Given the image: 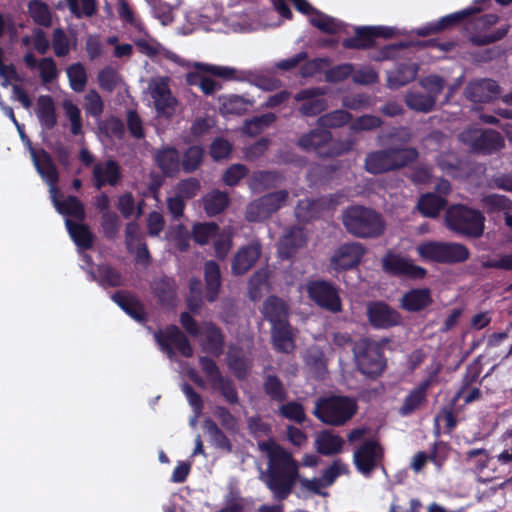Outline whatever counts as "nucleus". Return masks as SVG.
I'll list each match as a JSON object with an SVG mask.
<instances>
[{
    "label": "nucleus",
    "mask_w": 512,
    "mask_h": 512,
    "mask_svg": "<svg viewBox=\"0 0 512 512\" xmlns=\"http://www.w3.org/2000/svg\"><path fill=\"white\" fill-rule=\"evenodd\" d=\"M309 22L312 26L321 32L329 35H335L339 33L343 28L342 22L329 15H326L320 10L316 11L314 16L309 19Z\"/></svg>",
    "instance_id": "de8ad7c7"
},
{
    "label": "nucleus",
    "mask_w": 512,
    "mask_h": 512,
    "mask_svg": "<svg viewBox=\"0 0 512 512\" xmlns=\"http://www.w3.org/2000/svg\"><path fill=\"white\" fill-rule=\"evenodd\" d=\"M150 288L161 305H172L176 298L177 285L173 278L162 276L154 279Z\"/></svg>",
    "instance_id": "2f4dec72"
},
{
    "label": "nucleus",
    "mask_w": 512,
    "mask_h": 512,
    "mask_svg": "<svg viewBox=\"0 0 512 512\" xmlns=\"http://www.w3.org/2000/svg\"><path fill=\"white\" fill-rule=\"evenodd\" d=\"M101 228L108 240H114L120 229V219L115 212H106L101 215Z\"/></svg>",
    "instance_id": "0e129e2a"
},
{
    "label": "nucleus",
    "mask_w": 512,
    "mask_h": 512,
    "mask_svg": "<svg viewBox=\"0 0 512 512\" xmlns=\"http://www.w3.org/2000/svg\"><path fill=\"white\" fill-rule=\"evenodd\" d=\"M156 163L161 171L167 176L178 173L180 168V154L174 147H168L156 154Z\"/></svg>",
    "instance_id": "79ce46f5"
},
{
    "label": "nucleus",
    "mask_w": 512,
    "mask_h": 512,
    "mask_svg": "<svg viewBox=\"0 0 512 512\" xmlns=\"http://www.w3.org/2000/svg\"><path fill=\"white\" fill-rule=\"evenodd\" d=\"M227 192L214 189L203 197V208L207 216L213 217L222 213L229 205Z\"/></svg>",
    "instance_id": "58836bf2"
},
{
    "label": "nucleus",
    "mask_w": 512,
    "mask_h": 512,
    "mask_svg": "<svg viewBox=\"0 0 512 512\" xmlns=\"http://www.w3.org/2000/svg\"><path fill=\"white\" fill-rule=\"evenodd\" d=\"M227 364L238 380H245L247 378L251 364L241 348H232L229 350Z\"/></svg>",
    "instance_id": "a19ab883"
},
{
    "label": "nucleus",
    "mask_w": 512,
    "mask_h": 512,
    "mask_svg": "<svg viewBox=\"0 0 512 512\" xmlns=\"http://www.w3.org/2000/svg\"><path fill=\"white\" fill-rule=\"evenodd\" d=\"M282 179L276 171H258L252 177L251 187L255 191H264L275 188Z\"/></svg>",
    "instance_id": "864d4df0"
},
{
    "label": "nucleus",
    "mask_w": 512,
    "mask_h": 512,
    "mask_svg": "<svg viewBox=\"0 0 512 512\" xmlns=\"http://www.w3.org/2000/svg\"><path fill=\"white\" fill-rule=\"evenodd\" d=\"M276 119V115L271 112L255 116L245 122L243 130L246 134L256 136L260 134L265 128L272 125Z\"/></svg>",
    "instance_id": "13d9d810"
},
{
    "label": "nucleus",
    "mask_w": 512,
    "mask_h": 512,
    "mask_svg": "<svg viewBox=\"0 0 512 512\" xmlns=\"http://www.w3.org/2000/svg\"><path fill=\"white\" fill-rule=\"evenodd\" d=\"M433 302L428 288H415L406 292L401 298V307L408 312H419Z\"/></svg>",
    "instance_id": "c85d7f7f"
},
{
    "label": "nucleus",
    "mask_w": 512,
    "mask_h": 512,
    "mask_svg": "<svg viewBox=\"0 0 512 512\" xmlns=\"http://www.w3.org/2000/svg\"><path fill=\"white\" fill-rule=\"evenodd\" d=\"M366 253L365 247L358 242L341 244L330 258V266L337 272L352 270L361 263Z\"/></svg>",
    "instance_id": "dca6fc26"
},
{
    "label": "nucleus",
    "mask_w": 512,
    "mask_h": 512,
    "mask_svg": "<svg viewBox=\"0 0 512 512\" xmlns=\"http://www.w3.org/2000/svg\"><path fill=\"white\" fill-rule=\"evenodd\" d=\"M212 388L218 391L222 397L231 405L239 403V395L232 379L226 376H219L218 380L211 384Z\"/></svg>",
    "instance_id": "6e6d98bb"
},
{
    "label": "nucleus",
    "mask_w": 512,
    "mask_h": 512,
    "mask_svg": "<svg viewBox=\"0 0 512 512\" xmlns=\"http://www.w3.org/2000/svg\"><path fill=\"white\" fill-rule=\"evenodd\" d=\"M112 300L137 322L144 323L147 320V314L142 303L128 293L117 291L112 295Z\"/></svg>",
    "instance_id": "c756f323"
},
{
    "label": "nucleus",
    "mask_w": 512,
    "mask_h": 512,
    "mask_svg": "<svg viewBox=\"0 0 512 512\" xmlns=\"http://www.w3.org/2000/svg\"><path fill=\"white\" fill-rule=\"evenodd\" d=\"M485 217L476 209L464 205H454L447 210L446 224L453 232L476 239L483 235Z\"/></svg>",
    "instance_id": "0eeeda50"
},
{
    "label": "nucleus",
    "mask_w": 512,
    "mask_h": 512,
    "mask_svg": "<svg viewBox=\"0 0 512 512\" xmlns=\"http://www.w3.org/2000/svg\"><path fill=\"white\" fill-rule=\"evenodd\" d=\"M484 206L489 212H508L512 208V201L499 194H490L483 198Z\"/></svg>",
    "instance_id": "338daca9"
},
{
    "label": "nucleus",
    "mask_w": 512,
    "mask_h": 512,
    "mask_svg": "<svg viewBox=\"0 0 512 512\" xmlns=\"http://www.w3.org/2000/svg\"><path fill=\"white\" fill-rule=\"evenodd\" d=\"M261 255V245L257 242L241 247L232 260L231 270L234 275L247 273Z\"/></svg>",
    "instance_id": "5701e85b"
},
{
    "label": "nucleus",
    "mask_w": 512,
    "mask_h": 512,
    "mask_svg": "<svg viewBox=\"0 0 512 512\" xmlns=\"http://www.w3.org/2000/svg\"><path fill=\"white\" fill-rule=\"evenodd\" d=\"M428 382H420L413 388L404 398L399 413L402 416H407L414 413L417 409L427 402V384Z\"/></svg>",
    "instance_id": "72a5a7b5"
},
{
    "label": "nucleus",
    "mask_w": 512,
    "mask_h": 512,
    "mask_svg": "<svg viewBox=\"0 0 512 512\" xmlns=\"http://www.w3.org/2000/svg\"><path fill=\"white\" fill-rule=\"evenodd\" d=\"M481 372L482 367L476 361L466 367L465 373L462 377L461 387L455 395L454 402L459 399L474 383L482 382V380L479 381Z\"/></svg>",
    "instance_id": "bf43d9fd"
},
{
    "label": "nucleus",
    "mask_w": 512,
    "mask_h": 512,
    "mask_svg": "<svg viewBox=\"0 0 512 512\" xmlns=\"http://www.w3.org/2000/svg\"><path fill=\"white\" fill-rule=\"evenodd\" d=\"M36 115L42 128L51 130L56 126L57 117L55 103L50 95H41L38 97Z\"/></svg>",
    "instance_id": "c9c22d12"
},
{
    "label": "nucleus",
    "mask_w": 512,
    "mask_h": 512,
    "mask_svg": "<svg viewBox=\"0 0 512 512\" xmlns=\"http://www.w3.org/2000/svg\"><path fill=\"white\" fill-rule=\"evenodd\" d=\"M219 232L218 224L214 222L196 223L192 228V238L199 245H206Z\"/></svg>",
    "instance_id": "5fc2aeb1"
},
{
    "label": "nucleus",
    "mask_w": 512,
    "mask_h": 512,
    "mask_svg": "<svg viewBox=\"0 0 512 512\" xmlns=\"http://www.w3.org/2000/svg\"><path fill=\"white\" fill-rule=\"evenodd\" d=\"M419 256L440 264L463 263L470 257L469 249L461 243L428 241L417 247Z\"/></svg>",
    "instance_id": "6e6552de"
},
{
    "label": "nucleus",
    "mask_w": 512,
    "mask_h": 512,
    "mask_svg": "<svg viewBox=\"0 0 512 512\" xmlns=\"http://www.w3.org/2000/svg\"><path fill=\"white\" fill-rule=\"evenodd\" d=\"M460 140L470 146L472 151L484 155L496 153L505 145L502 135L492 129H469L460 134Z\"/></svg>",
    "instance_id": "9b49d317"
},
{
    "label": "nucleus",
    "mask_w": 512,
    "mask_h": 512,
    "mask_svg": "<svg viewBox=\"0 0 512 512\" xmlns=\"http://www.w3.org/2000/svg\"><path fill=\"white\" fill-rule=\"evenodd\" d=\"M406 105L417 112L428 113L432 111L436 105L433 96L421 92H410L405 97Z\"/></svg>",
    "instance_id": "3c124183"
},
{
    "label": "nucleus",
    "mask_w": 512,
    "mask_h": 512,
    "mask_svg": "<svg viewBox=\"0 0 512 512\" xmlns=\"http://www.w3.org/2000/svg\"><path fill=\"white\" fill-rule=\"evenodd\" d=\"M259 447L266 452L268 459L267 472L262 480L274 498L283 501L292 493L300 478L299 463L291 452L273 440L261 442Z\"/></svg>",
    "instance_id": "f257e3e1"
},
{
    "label": "nucleus",
    "mask_w": 512,
    "mask_h": 512,
    "mask_svg": "<svg viewBox=\"0 0 512 512\" xmlns=\"http://www.w3.org/2000/svg\"><path fill=\"white\" fill-rule=\"evenodd\" d=\"M265 395L273 402L283 403L288 398V390L276 374H266L262 384Z\"/></svg>",
    "instance_id": "ea45409f"
},
{
    "label": "nucleus",
    "mask_w": 512,
    "mask_h": 512,
    "mask_svg": "<svg viewBox=\"0 0 512 512\" xmlns=\"http://www.w3.org/2000/svg\"><path fill=\"white\" fill-rule=\"evenodd\" d=\"M204 336L201 346L202 350L214 357H220L225 348V336L222 330L213 322L203 324Z\"/></svg>",
    "instance_id": "b1692460"
},
{
    "label": "nucleus",
    "mask_w": 512,
    "mask_h": 512,
    "mask_svg": "<svg viewBox=\"0 0 512 512\" xmlns=\"http://www.w3.org/2000/svg\"><path fill=\"white\" fill-rule=\"evenodd\" d=\"M390 342L391 339L388 337L374 340L364 336L356 340L352 353L357 370L371 379L380 377L387 368L384 348Z\"/></svg>",
    "instance_id": "f03ea898"
},
{
    "label": "nucleus",
    "mask_w": 512,
    "mask_h": 512,
    "mask_svg": "<svg viewBox=\"0 0 512 512\" xmlns=\"http://www.w3.org/2000/svg\"><path fill=\"white\" fill-rule=\"evenodd\" d=\"M52 201L57 211L67 217L74 218L78 221H83L85 218V209L83 203L78 197L69 195L64 200H59L57 193H52Z\"/></svg>",
    "instance_id": "e433bc0d"
},
{
    "label": "nucleus",
    "mask_w": 512,
    "mask_h": 512,
    "mask_svg": "<svg viewBox=\"0 0 512 512\" xmlns=\"http://www.w3.org/2000/svg\"><path fill=\"white\" fill-rule=\"evenodd\" d=\"M118 15L121 21L124 24H128L131 27H133L139 34H143L145 36H148V32L141 21L140 18H138L130 5L125 1L121 0L119 2L118 6Z\"/></svg>",
    "instance_id": "4d7b16f0"
},
{
    "label": "nucleus",
    "mask_w": 512,
    "mask_h": 512,
    "mask_svg": "<svg viewBox=\"0 0 512 512\" xmlns=\"http://www.w3.org/2000/svg\"><path fill=\"white\" fill-rule=\"evenodd\" d=\"M464 94L472 102L487 103L499 97L500 86L492 79L476 80L466 86Z\"/></svg>",
    "instance_id": "412c9836"
},
{
    "label": "nucleus",
    "mask_w": 512,
    "mask_h": 512,
    "mask_svg": "<svg viewBox=\"0 0 512 512\" xmlns=\"http://www.w3.org/2000/svg\"><path fill=\"white\" fill-rule=\"evenodd\" d=\"M288 197L289 192L285 189L263 195L248 205L246 219L257 222L269 218L285 204Z\"/></svg>",
    "instance_id": "4468645a"
},
{
    "label": "nucleus",
    "mask_w": 512,
    "mask_h": 512,
    "mask_svg": "<svg viewBox=\"0 0 512 512\" xmlns=\"http://www.w3.org/2000/svg\"><path fill=\"white\" fill-rule=\"evenodd\" d=\"M121 178L120 167L115 160H108L104 166L100 163L94 165V186L101 189L106 184L115 186Z\"/></svg>",
    "instance_id": "cd10ccee"
},
{
    "label": "nucleus",
    "mask_w": 512,
    "mask_h": 512,
    "mask_svg": "<svg viewBox=\"0 0 512 512\" xmlns=\"http://www.w3.org/2000/svg\"><path fill=\"white\" fill-rule=\"evenodd\" d=\"M343 445V438L334 434L330 430L321 431L315 439L317 452L324 456H331L340 453L343 449Z\"/></svg>",
    "instance_id": "f704fd0d"
},
{
    "label": "nucleus",
    "mask_w": 512,
    "mask_h": 512,
    "mask_svg": "<svg viewBox=\"0 0 512 512\" xmlns=\"http://www.w3.org/2000/svg\"><path fill=\"white\" fill-rule=\"evenodd\" d=\"M345 49H370L376 46L373 33L370 26L357 27L352 37L345 38L342 41Z\"/></svg>",
    "instance_id": "c03bdc74"
},
{
    "label": "nucleus",
    "mask_w": 512,
    "mask_h": 512,
    "mask_svg": "<svg viewBox=\"0 0 512 512\" xmlns=\"http://www.w3.org/2000/svg\"><path fill=\"white\" fill-rule=\"evenodd\" d=\"M333 196L330 198L321 197L317 199L305 198L298 201L295 207V216L298 221L308 223L314 219H318L321 213L328 209L330 204H335Z\"/></svg>",
    "instance_id": "4be33fe9"
},
{
    "label": "nucleus",
    "mask_w": 512,
    "mask_h": 512,
    "mask_svg": "<svg viewBox=\"0 0 512 512\" xmlns=\"http://www.w3.org/2000/svg\"><path fill=\"white\" fill-rule=\"evenodd\" d=\"M154 338L163 351L170 359L175 356L173 346L178 352L186 358L193 355L192 345L187 336L176 325H168L154 333Z\"/></svg>",
    "instance_id": "ddd939ff"
},
{
    "label": "nucleus",
    "mask_w": 512,
    "mask_h": 512,
    "mask_svg": "<svg viewBox=\"0 0 512 512\" xmlns=\"http://www.w3.org/2000/svg\"><path fill=\"white\" fill-rule=\"evenodd\" d=\"M357 410L358 406L353 398L331 395L316 400L313 414L320 422L338 427L351 420Z\"/></svg>",
    "instance_id": "39448f33"
},
{
    "label": "nucleus",
    "mask_w": 512,
    "mask_h": 512,
    "mask_svg": "<svg viewBox=\"0 0 512 512\" xmlns=\"http://www.w3.org/2000/svg\"><path fill=\"white\" fill-rule=\"evenodd\" d=\"M271 342L276 352L290 354L295 350L294 333L289 322L271 327Z\"/></svg>",
    "instance_id": "393cba45"
},
{
    "label": "nucleus",
    "mask_w": 512,
    "mask_h": 512,
    "mask_svg": "<svg viewBox=\"0 0 512 512\" xmlns=\"http://www.w3.org/2000/svg\"><path fill=\"white\" fill-rule=\"evenodd\" d=\"M297 102H301L298 112L305 117H315L328 108L325 91L320 87L301 89L294 95Z\"/></svg>",
    "instance_id": "a211bd4d"
},
{
    "label": "nucleus",
    "mask_w": 512,
    "mask_h": 512,
    "mask_svg": "<svg viewBox=\"0 0 512 512\" xmlns=\"http://www.w3.org/2000/svg\"><path fill=\"white\" fill-rule=\"evenodd\" d=\"M306 291L310 300L318 307L331 313L342 311V300L337 287L326 280H312L306 285Z\"/></svg>",
    "instance_id": "f8f14e48"
},
{
    "label": "nucleus",
    "mask_w": 512,
    "mask_h": 512,
    "mask_svg": "<svg viewBox=\"0 0 512 512\" xmlns=\"http://www.w3.org/2000/svg\"><path fill=\"white\" fill-rule=\"evenodd\" d=\"M352 120V115L346 110H335L319 117L318 124L326 128H338Z\"/></svg>",
    "instance_id": "052dcab7"
},
{
    "label": "nucleus",
    "mask_w": 512,
    "mask_h": 512,
    "mask_svg": "<svg viewBox=\"0 0 512 512\" xmlns=\"http://www.w3.org/2000/svg\"><path fill=\"white\" fill-rule=\"evenodd\" d=\"M28 12L37 25L43 27L51 26L52 15L49 6L42 0H30L28 2Z\"/></svg>",
    "instance_id": "8fccbe9b"
},
{
    "label": "nucleus",
    "mask_w": 512,
    "mask_h": 512,
    "mask_svg": "<svg viewBox=\"0 0 512 512\" xmlns=\"http://www.w3.org/2000/svg\"><path fill=\"white\" fill-rule=\"evenodd\" d=\"M279 414L297 424H302L306 420V414L304 410V406L297 401H290L285 404H282L279 407Z\"/></svg>",
    "instance_id": "e2e57ef3"
},
{
    "label": "nucleus",
    "mask_w": 512,
    "mask_h": 512,
    "mask_svg": "<svg viewBox=\"0 0 512 512\" xmlns=\"http://www.w3.org/2000/svg\"><path fill=\"white\" fill-rule=\"evenodd\" d=\"M342 223L349 234L361 239L378 238L386 229L382 215L362 205L348 206L342 213Z\"/></svg>",
    "instance_id": "7ed1b4c3"
},
{
    "label": "nucleus",
    "mask_w": 512,
    "mask_h": 512,
    "mask_svg": "<svg viewBox=\"0 0 512 512\" xmlns=\"http://www.w3.org/2000/svg\"><path fill=\"white\" fill-rule=\"evenodd\" d=\"M419 65L414 62L398 63L393 71L388 74L390 88H400L414 81L417 77Z\"/></svg>",
    "instance_id": "7c9ffc66"
},
{
    "label": "nucleus",
    "mask_w": 512,
    "mask_h": 512,
    "mask_svg": "<svg viewBox=\"0 0 512 512\" xmlns=\"http://www.w3.org/2000/svg\"><path fill=\"white\" fill-rule=\"evenodd\" d=\"M205 431L209 434L212 444L220 450L230 453L232 451V443L225 433L212 419H206L203 425Z\"/></svg>",
    "instance_id": "09e8293b"
},
{
    "label": "nucleus",
    "mask_w": 512,
    "mask_h": 512,
    "mask_svg": "<svg viewBox=\"0 0 512 512\" xmlns=\"http://www.w3.org/2000/svg\"><path fill=\"white\" fill-rule=\"evenodd\" d=\"M438 167L447 175L457 178L460 176V160L453 154H442L437 158Z\"/></svg>",
    "instance_id": "774afa93"
},
{
    "label": "nucleus",
    "mask_w": 512,
    "mask_h": 512,
    "mask_svg": "<svg viewBox=\"0 0 512 512\" xmlns=\"http://www.w3.org/2000/svg\"><path fill=\"white\" fill-rule=\"evenodd\" d=\"M369 324L375 329H390L402 324L401 314L384 301H371L366 307Z\"/></svg>",
    "instance_id": "2eb2a0df"
},
{
    "label": "nucleus",
    "mask_w": 512,
    "mask_h": 512,
    "mask_svg": "<svg viewBox=\"0 0 512 512\" xmlns=\"http://www.w3.org/2000/svg\"><path fill=\"white\" fill-rule=\"evenodd\" d=\"M30 153L37 172L50 186L51 194L58 193L59 172L50 153L43 148L35 149L31 145Z\"/></svg>",
    "instance_id": "6ab92c4d"
},
{
    "label": "nucleus",
    "mask_w": 512,
    "mask_h": 512,
    "mask_svg": "<svg viewBox=\"0 0 512 512\" xmlns=\"http://www.w3.org/2000/svg\"><path fill=\"white\" fill-rule=\"evenodd\" d=\"M385 452L376 439L364 440L354 451L353 463L356 470L365 477H371L377 468L384 469Z\"/></svg>",
    "instance_id": "1a4fd4ad"
},
{
    "label": "nucleus",
    "mask_w": 512,
    "mask_h": 512,
    "mask_svg": "<svg viewBox=\"0 0 512 512\" xmlns=\"http://www.w3.org/2000/svg\"><path fill=\"white\" fill-rule=\"evenodd\" d=\"M92 281L97 282L103 288H116L123 285L122 274L109 264L98 265L96 271L89 272Z\"/></svg>",
    "instance_id": "473e14b6"
},
{
    "label": "nucleus",
    "mask_w": 512,
    "mask_h": 512,
    "mask_svg": "<svg viewBox=\"0 0 512 512\" xmlns=\"http://www.w3.org/2000/svg\"><path fill=\"white\" fill-rule=\"evenodd\" d=\"M205 299L213 303L218 299L222 286L219 264L214 260L206 261L204 264Z\"/></svg>",
    "instance_id": "bb28decb"
},
{
    "label": "nucleus",
    "mask_w": 512,
    "mask_h": 512,
    "mask_svg": "<svg viewBox=\"0 0 512 512\" xmlns=\"http://www.w3.org/2000/svg\"><path fill=\"white\" fill-rule=\"evenodd\" d=\"M264 318L272 326L289 322V308L279 297L271 295L263 303Z\"/></svg>",
    "instance_id": "a878e982"
},
{
    "label": "nucleus",
    "mask_w": 512,
    "mask_h": 512,
    "mask_svg": "<svg viewBox=\"0 0 512 512\" xmlns=\"http://www.w3.org/2000/svg\"><path fill=\"white\" fill-rule=\"evenodd\" d=\"M481 11L478 7H468L461 11H457L446 16L441 17L439 20L433 23H428L423 27L417 29L416 34L418 36L426 37L432 34L442 32L459 25L467 18L478 14Z\"/></svg>",
    "instance_id": "aec40b11"
},
{
    "label": "nucleus",
    "mask_w": 512,
    "mask_h": 512,
    "mask_svg": "<svg viewBox=\"0 0 512 512\" xmlns=\"http://www.w3.org/2000/svg\"><path fill=\"white\" fill-rule=\"evenodd\" d=\"M70 237L77 247L83 250L91 249L94 243V235L88 225L77 223L70 219L65 221Z\"/></svg>",
    "instance_id": "4c0bfd02"
},
{
    "label": "nucleus",
    "mask_w": 512,
    "mask_h": 512,
    "mask_svg": "<svg viewBox=\"0 0 512 512\" xmlns=\"http://www.w3.org/2000/svg\"><path fill=\"white\" fill-rule=\"evenodd\" d=\"M219 102L220 110L224 115H243L253 104L249 99L236 94L223 95L219 98Z\"/></svg>",
    "instance_id": "37998d69"
},
{
    "label": "nucleus",
    "mask_w": 512,
    "mask_h": 512,
    "mask_svg": "<svg viewBox=\"0 0 512 512\" xmlns=\"http://www.w3.org/2000/svg\"><path fill=\"white\" fill-rule=\"evenodd\" d=\"M381 267L385 274L392 277L419 280L424 279L427 275L425 268L414 264L411 259L392 250H388L382 257Z\"/></svg>",
    "instance_id": "9d476101"
},
{
    "label": "nucleus",
    "mask_w": 512,
    "mask_h": 512,
    "mask_svg": "<svg viewBox=\"0 0 512 512\" xmlns=\"http://www.w3.org/2000/svg\"><path fill=\"white\" fill-rule=\"evenodd\" d=\"M480 267L482 269H501L512 271V253L500 255L499 258H491L488 255L479 257Z\"/></svg>",
    "instance_id": "69168bd1"
},
{
    "label": "nucleus",
    "mask_w": 512,
    "mask_h": 512,
    "mask_svg": "<svg viewBox=\"0 0 512 512\" xmlns=\"http://www.w3.org/2000/svg\"><path fill=\"white\" fill-rule=\"evenodd\" d=\"M446 199L435 193H426L422 195L418 201V209L425 217H437L445 208Z\"/></svg>",
    "instance_id": "49530a36"
},
{
    "label": "nucleus",
    "mask_w": 512,
    "mask_h": 512,
    "mask_svg": "<svg viewBox=\"0 0 512 512\" xmlns=\"http://www.w3.org/2000/svg\"><path fill=\"white\" fill-rule=\"evenodd\" d=\"M70 88L77 93L83 92L87 84V72L81 62L71 64L66 69Z\"/></svg>",
    "instance_id": "603ef678"
},
{
    "label": "nucleus",
    "mask_w": 512,
    "mask_h": 512,
    "mask_svg": "<svg viewBox=\"0 0 512 512\" xmlns=\"http://www.w3.org/2000/svg\"><path fill=\"white\" fill-rule=\"evenodd\" d=\"M306 244V237L303 229L299 227H292L284 236L281 242L280 253L286 257H292L298 248Z\"/></svg>",
    "instance_id": "a18cd8bd"
},
{
    "label": "nucleus",
    "mask_w": 512,
    "mask_h": 512,
    "mask_svg": "<svg viewBox=\"0 0 512 512\" xmlns=\"http://www.w3.org/2000/svg\"><path fill=\"white\" fill-rule=\"evenodd\" d=\"M418 157L419 152L414 147L391 146L368 153L364 167L367 172L377 175L406 167L416 162Z\"/></svg>",
    "instance_id": "20e7f679"
},
{
    "label": "nucleus",
    "mask_w": 512,
    "mask_h": 512,
    "mask_svg": "<svg viewBox=\"0 0 512 512\" xmlns=\"http://www.w3.org/2000/svg\"><path fill=\"white\" fill-rule=\"evenodd\" d=\"M150 95L158 117L171 118L177 108L178 100L172 94L167 77L160 78L150 87Z\"/></svg>",
    "instance_id": "f3484780"
},
{
    "label": "nucleus",
    "mask_w": 512,
    "mask_h": 512,
    "mask_svg": "<svg viewBox=\"0 0 512 512\" xmlns=\"http://www.w3.org/2000/svg\"><path fill=\"white\" fill-rule=\"evenodd\" d=\"M204 156V150L200 146H190L183 155L182 165L183 170L186 173L194 172L202 163Z\"/></svg>",
    "instance_id": "680f3d73"
},
{
    "label": "nucleus",
    "mask_w": 512,
    "mask_h": 512,
    "mask_svg": "<svg viewBox=\"0 0 512 512\" xmlns=\"http://www.w3.org/2000/svg\"><path fill=\"white\" fill-rule=\"evenodd\" d=\"M353 139L333 140L332 133L315 128L299 137L297 145L304 151H314L320 158H334L348 153L354 146Z\"/></svg>",
    "instance_id": "423d86ee"
}]
</instances>
